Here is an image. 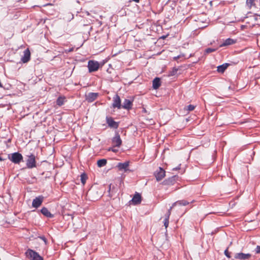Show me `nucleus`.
<instances>
[{
  "label": "nucleus",
  "mask_w": 260,
  "mask_h": 260,
  "mask_svg": "<svg viewBox=\"0 0 260 260\" xmlns=\"http://www.w3.org/2000/svg\"><path fill=\"white\" fill-rule=\"evenodd\" d=\"M27 257L31 260H43V258L34 250L28 249L25 252Z\"/></svg>",
  "instance_id": "f257e3e1"
},
{
  "label": "nucleus",
  "mask_w": 260,
  "mask_h": 260,
  "mask_svg": "<svg viewBox=\"0 0 260 260\" xmlns=\"http://www.w3.org/2000/svg\"><path fill=\"white\" fill-rule=\"evenodd\" d=\"M9 158L15 164H19L22 160V155L18 153L15 152L12 153L11 156H9Z\"/></svg>",
  "instance_id": "f03ea898"
},
{
  "label": "nucleus",
  "mask_w": 260,
  "mask_h": 260,
  "mask_svg": "<svg viewBox=\"0 0 260 260\" xmlns=\"http://www.w3.org/2000/svg\"><path fill=\"white\" fill-rule=\"evenodd\" d=\"M100 67V64L97 61L89 60L88 62V68L89 72L96 71Z\"/></svg>",
  "instance_id": "7ed1b4c3"
},
{
  "label": "nucleus",
  "mask_w": 260,
  "mask_h": 260,
  "mask_svg": "<svg viewBox=\"0 0 260 260\" xmlns=\"http://www.w3.org/2000/svg\"><path fill=\"white\" fill-rule=\"evenodd\" d=\"M165 171L161 168H159L155 172V176L157 181L162 180L165 176Z\"/></svg>",
  "instance_id": "20e7f679"
},
{
  "label": "nucleus",
  "mask_w": 260,
  "mask_h": 260,
  "mask_svg": "<svg viewBox=\"0 0 260 260\" xmlns=\"http://www.w3.org/2000/svg\"><path fill=\"white\" fill-rule=\"evenodd\" d=\"M26 165L28 168H32L36 167L35 156L34 154L28 156Z\"/></svg>",
  "instance_id": "39448f33"
},
{
  "label": "nucleus",
  "mask_w": 260,
  "mask_h": 260,
  "mask_svg": "<svg viewBox=\"0 0 260 260\" xmlns=\"http://www.w3.org/2000/svg\"><path fill=\"white\" fill-rule=\"evenodd\" d=\"M251 256L250 253H244L242 252L236 253L235 254V258L240 260L249 259Z\"/></svg>",
  "instance_id": "423d86ee"
},
{
  "label": "nucleus",
  "mask_w": 260,
  "mask_h": 260,
  "mask_svg": "<svg viewBox=\"0 0 260 260\" xmlns=\"http://www.w3.org/2000/svg\"><path fill=\"white\" fill-rule=\"evenodd\" d=\"M43 199L44 197L42 196H39L36 198L32 201V206L36 208H38L42 205L43 202Z\"/></svg>",
  "instance_id": "0eeeda50"
},
{
  "label": "nucleus",
  "mask_w": 260,
  "mask_h": 260,
  "mask_svg": "<svg viewBox=\"0 0 260 260\" xmlns=\"http://www.w3.org/2000/svg\"><path fill=\"white\" fill-rule=\"evenodd\" d=\"M112 143L113 147H119L121 144L122 141L120 139V136L118 134H116L115 136L113 138Z\"/></svg>",
  "instance_id": "6e6552de"
},
{
  "label": "nucleus",
  "mask_w": 260,
  "mask_h": 260,
  "mask_svg": "<svg viewBox=\"0 0 260 260\" xmlns=\"http://www.w3.org/2000/svg\"><path fill=\"white\" fill-rule=\"evenodd\" d=\"M24 54L21 58V61L23 63H26L30 60V52L29 50L27 48L24 51Z\"/></svg>",
  "instance_id": "1a4fd4ad"
},
{
  "label": "nucleus",
  "mask_w": 260,
  "mask_h": 260,
  "mask_svg": "<svg viewBox=\"0 0 260 260\" xmlns=\"http://www.w3.org/2000/svg\"><path fill=\"white\" fill-rule=\"evenodd\" d=\"M112 105L114 108H117L118 109L121 108L122 106L121 105V101L120 97L118 95H116L113 98V103Z\"/></svg>",
  "instance_id": "9d476101"
},
{
  "label": "nucleus",
  "mask_w": 260,
  "mask_h": 260,
  "mask_svg": "<svg viewBox=\"0 0 260 260\" xmlns=\"http://www.w3.org/2000/svg\"><path fill=\"white\" fill-rule=\"evenodd\" d=\"M98 93L90 92L86 95V100L89 102H92L97 99Z\"/></svg>",
  "instance_id": "9b49d317"
},
{
  "label": "nucleus",
  "mask_w": 260,
  "mask_h": 260,
  "mask_svg": "<svg viewBox=\"0 0 260 260\" xmlns=\"http://www.w3.org/2000/svg\"><path fill=\"white\" fill-rule=\"evenodd\" d=\"M106 120L107 124L110 127L114 128H117L118 127V123L114 121L113 118L111 117H107Z\"/></svg>",
  "instance_id": "f8f14e48"
},
{
  "label": "nucleus",
  "mask_w": 260,
  "mask_h": 260,
  "mask_svg": "<svg viewBox=\"0 0 260 260\" xmlns=\"http://www.w3.org/2000/svg\"><path fill=\"white\" fill-rule=\"evenodd\" d=\"M176 176H174L172 177L166 179L162 182V184L165 185H170L173 184L176 181Z\"/></svg>",
  "instance_id": "ddd939ff"
},
{
  "label": "nucleus",
  "mask_w": 260,
  "mask_h": 260,
  "mask_svg": "<svg viewBox=\"0 0 260 260\" xmlns=\"http://www.w3.org/2000/svg\"><path fill=\"white\" fill-rule=\"evenodd\" d=\"M236 43V40H234V39H232L231 38H228V39H226L223 42V43L220 45V47H223V46L231 45L234 44Z\"/></svg>",
  "instance_id": "4468645a"
},
{
  "label": "nucleus",
  "mask_w": 260,
  "mask_h": 260,
  "mask_svg": "<svg viewBox=\"0 0 260 260\" xmlns=\"http://www.w3.org/2000/svg\"><path fill=\"white\" fill-rule=\"evenodd\" d=\"M129 166V163L128 161L124 162V163H119L117 167L118 169L120 171L124 170L125 171H127L128 169V167Z\"/></svg>",
  "instance_id": "2eb2a0df"
},
{
  "label": "nucleus",
  "mask_w": 260,
  "mask_h": 260,
  "mask_svg": "<svg viewBox=\"0 0 260 260\" xmlns=\"http://www.w3.org/2000/svg\"><path fill=\"white\" fill-rule=\"evenodd\" d=\"M131 202L134 205H137L140 204L141 202V197L139 193H136L135 194L134 197L133 198Z\"/></svg>",
  "instance_id": "dca6fc26"
},
{
  "label": "nucleus",
  "mask_w": 260,
  "mask_h": 260,
  "mask_svg": "<svg viewBox=\"0 0 260 260\" xmlns=\"http://www.w3.org/2000/svg\"><path fill=\"white\" fill-rule=\"evenodd\" d=\"M41 213L45 216L49 218H52L54 217V215L51 214L49 210L45 207H43L41 210Z\"/></svg>",
  "instance_id": "f3484780"
},
{
  "label": "nucleus",
  "mask_w": 260,
  "mask_h": 260,
  "mask_svg": "<svg viewBox=\"0 0 260 260\" xmlns=\"http://www.w3.org/2000/svg\"><path fill=\"white\" fill-rule=\"evenodd\" d=\"M172 209V207H170V208L168 210L167 213L166 215V218L164 220V225L166 228H167L168 226L169 225V219L170 216L171 215V210Z\"/></svg>",
  "instance_id": "a211bd4d"
},
{
  "label": "nucleus",
  "mask_w": 260,
  "mask_h": 260,
  "mask_svg": "<svg viewBox=\"0 0 260 260\" xmlns=\"http://www.w3.org/2000/svg\"><path fill=\"white\" fill-rule=\"evenodd\" d=\"M132 105V103L131 101L127 99H125L123 102V105H122V107L125 109H129L131 108Z\"/></svg>",
  "instance_id": "6ab92c4d"
},
{
  "label": "nucleus",
  "mask_w": 260,
  "mask_h": 260,
  "mask_svg": "<svg viewBox=\"0 0 260 260\" xmlns=\"http://www.w3.org/2000/svg\"><path fill=\"white\" fill-rule=\"evenodd\" d=\"M160 86V81L159 78H155L153 81V88L155 89Z\"/></svg>",
  "instance_id": "aec40b11"
},
{
  "label": "nucleus",
  "mask_w": 260,
  "mask_h": 260,
  "mask_svg": "<svg viewBox=\"0 0 260 260\" xmlns=\"http://www.w3.org/2000/svg\"><path fill=\"white\" fill-rule=\"evenodd\" d=\"M189 204V202L185 201V200H181V201H178L175 203H174L172 206L171 207H172V208L176 205H180V206H186L187 205Z\"/></svg>",
  "instance_id": "412c9836"
},
{
  "label": "nucleus",
  "mask_w": 260,
  "mask_h": 260,
  "mask_svg": "<svg viewBox=\"0 0 260 260\" xmlns=\"http://www.w3.org/2000/svg\"><path fill=\"white\" fill-rule=\"evenodd\" d=\"M66 101V98L64 96H59L56 100V104L59 106H61L64 104Z\"/></svg>",
  "instance_id": "4be33fe9"
},
{
  "label": "nucleus",
  "mask_w": 260,
  "mask_h": 260,
  "mask_svg": "<svg viewBox=\"0 0 260 260\" xmlns=\"http://www.w3.org/2000/svg\"><path fill=\"white\" fill-rule=\"evenodd\" d=\"M228 63L223 64L217 67V71L219 73H223L228 67Z\"/></svg>",
  "instance_id": "5701e85b"
},
{
  "label": "nucleus",
  "mask_w": 260,
  "mask_h": 260,
  "mask_svg": "<svg viewBox=\"0 0 260 260\" xmlns=\"http://www.w3.org/2000/svg\"><path fill=\"white\" fill-rule=\"evenodd\" d=\"M107 164V160L105 159H100L97 162V165L99 167L105 166Z\"/></svg>",
  "instance_id": "b1692460"
},
{
  "label": "nucleus",
  "mask_w": 260,
  "mask_h": 260,
  "mask_svg": "<svg viewBox=\"0 0 260 260\" xmlns=\"http://www.w3.org/2000/svg\"><path fill=\"white\" fill-rule=\"evenodd\" d=\"M254 5V0H246V5L250 9Z\"/></svg>",
  "instance_id": "393cba45"
},
{
  "label": "nucleus",
  "mask_w": 260,
  "mask_h": 260,
  "mask_svg": "<svg viewBox=\"0 0 260 260\" xmlns=\"http://www.w3.org/2000/svg\"><path fill=\"white\" fill-rule=\"evenodd\" d=\"M195 106L192 105H189L186 107H185V109L187 110V111H193L194 109Z\"/></svg>",
  "instance_id": "a878e982"
},
{
  "label": "nucleus",
  "mask_w": 260,
  "mask_h": 260,
  "mask_svg": "<svg viewBox=\"0 0 260 260\" xmlns=\"http://www.w3.org/2000/svg\"><path fill=\"white\" fill-rule=\"evenodd\" d=\"M87 179V177L85 174H83L81 175V181L83 184H84L86 182V180Z\"/></svg>",
  "instance_id": "bb28decb"
},
{
  "label": "nucleus",
  "mask_w": 260,
  "mask_h": 260,
  "mask_svg": "<svg viewBox=\"0 0 260 260\" xmlns=\"http://www.w3.org/2000/svg\"><path fill=\"white\" fill-rule=\"evenodd\" d=\"M216 51L215 49L207 48L206 50V52L207 53H211V52H214V51Z\"/></svg>",
  "instance_id": "cd10ccee"
},
{
  "label": "nucleus",
  "mask_w": 260,
  "mask_h": 260,
  "mask_svg": "<svg viewBox=\"0 0 260 260\" xmlns=\"http://www.w3.org/2000/svg\"><path fill=\"white\" fill-rule=\"evenodd\" d=\"M224 254L229 258H230L231 257V255H230V253L228 251V249L227 248L225 251H224Z\"/></svg>",
  "instance_id": "c85d7f7f"
},
{
  "label": "nucleus",
  "mask_w": 260,
  "mask_h": 260,
  "mask_svg": "<svg viewBox=\"0 0 260 260\" xmlns=\"http://www.w3.org/2000/svg\"><path fill=\"white\" fill-rule=\"evenodd\" d=\"M108 151H112L114 152H117L118 151L117 149L114 148L113 147L109 148L108 150Z\"/></svg>",
  "instance_id": "c756f323"
},
{
  "label": "nucleus",
  "mask_w": 260,
  "mask_h": 260,
  "mask_svg": "<svg viewBox=\"0 0 260 260\" xmlns=\"http://www.w3.org/2000/svg\"><path fill=\"white\" fill-rule=\"evenodd\" d=\"M255 252L256 253H260V246H257L255 248Z\"/></svg>",
  "instance_id": "7c9ffc66"
},
{
  "label": "nucleus",
  "mask_w": 260,
  "mask_h": 260,
  "mask_svg": "<svg viewBox=\"0 0 260 260\" xmlns=\"http://www.w3.org/2000/svg\"><path fill=\"white\" fill-rule=\"evenodd\" d=\"M40 239H41L45 243V244H47V240L44 237H40Z\"/></svg>",
  "instance_id": "2f4dec72"
},
{
  "label": "nucleus",
  "mask_w": 260,
  "mask_h": 260,
  "mask_svg": "<svg viewBox=\"0 0 260 260\" xmlns=\"http://www.w3.org/2000/svg\"><path fill=\"white\" fill-rule=\"evenodd\" d=\"M180 165H179V166L178 167H176V168H173V170H179L180 169Z\"/></svg>",
  "instance_id": "473e14b6"
},
{
  "label": "nucleus",
  "mask_w": 260,
  "mask_h": 260,
  "mask_svg": "<svg viewBox=\"0 0 260 260\" xmlns=\"http://www.w3.org/2000/svg\"><path fill=\"white\" fill-rule=\"evenodd\" d=\"M73 48H72V49H70V50H69V51H66V52H71V51H73Z\"/></svg>",
  "instance_id": "72a5a7b5"
},
{
  "label": "nucleus",
  "mask_w": 260,
  "mask_h": 260,
  "mask_svg": "<svg viewBox=\"0 0 260 260\" xmlns=\"http://www.w3.org/2000/svg\"><path fill=\"white\" fill-rule=\"evenodd\" d=\"M133 1H134V2H135L138 3V2H139V1H140V0H133Z\"/></svg>",
  "instance_id": "f704fd0d"
},
{
  "label": "nucleus",
  "mask_w": 260,
  "mask_h": 260,
  "mask_svg": "<svg viewBox=\"0 0 260 260\" xmlns=\"http://www.w3.org/2000/svg\"><path fill=\"white\" fill-rule=\"evenodd\" d=\"M143 111L144 112H146V109H144L143 110Z\"/></svg>",
  "instance_id": "c9c22d12"
},
{
  "label": "nucleus",
  "mask_w": 260,
  "mask_h": 260,
  "mask_svg": "<svg viewBox=\"0 0 260 260\" xmlns=\"http://www.w3.org/2000/svg\"><path fill=\"white\" fill-rule=\"evenodd\" d=\"M4 159H3L1 156H0V161H2Z\"/></svg>",
  "instance_id": "e433bc0d"
}]
</instances>
